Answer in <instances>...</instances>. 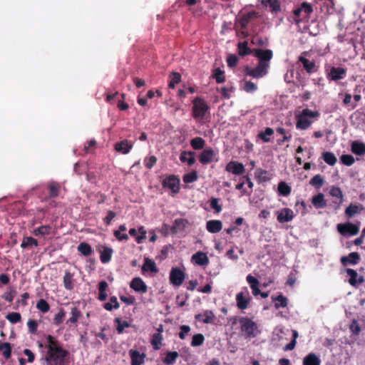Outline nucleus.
<instances>
[{"mask_svg": "<svg viewBox=\"0 0 365 365\" xmlns=\"http://www.w3.org/2000/svg\"><path fill=\"white\" fill-rule=\"evenodd\" d=\"M254 56L258 58V63L255 68L245 66L243 73L247 76L254 78H260L266 76L270 66L269 61L273 57V52L270 49L254 48Z\"/></svg>", "mask_w": 365, "mask_h": 365, "instance_id": "1", "label": "nucleus"}, {"mask_svg": "<svg viewBox=\"0 0 365 365\" xmlns=\"http://www.w3.org/2000/svg\"><path fill=\"white\" fill-rule=\"evenodd\" d=\"M69 355L68 350L63 347L47 351L45 360L47 365H64L66 358Z\"/></svg>", "mask_w": 365, "mask_h": 365, "instance_id": "2", "label": "nucleus"}, {"mask_svg": "<svg viewBox=\"0 0 365 365\" xmlns=\"http://www.w3.org/2000/svg\"><path fill=\"white\" fill-rule=\"evenodd\" d=\"M319 116L318 111H312L309 108L302 110L300 114L296 116V127L297 129L307 130L312 123L310 118H317Z\"/></svg>", "mask_w": 365, "mask_h": 365, "instance_id": "3", "label": "nucleus"}, {"mask_svg": "<svg viewBox=\"0 0 365 365\" xmlns=\"http://www.w3.org/2000/svg\"><path fill=\"white\" fill-rule=\"evenodd\" d=\"M240 329L245 338H255L259 334L257 324L248 317L240 319Z\"/></svg>", "mask_w": 365, "mask_h": 365, "instance_id": "4", "label": "nucleus"}, {"mask_svg": "<svg viewBox=\"0 0 365 365\" xmlns=\"http://www.w3.org/2000/svg\"><path fill=\"white\" fill-rule=\"evenodd\" d=\"M209 110V106L201 97L192 101V115L195 119H203Z\"/></svg>", "mask_w": 365, "mask_h": 365, "instance_id": "5", "label": "nucleus"}, {"mask_svg": "<svg viewBox=\"0 0 365 365\" xmlns=\"http://www.w3.org/2000/svg\"><path fill=\"white\" fill-rule=\"evenodd\" d=\"M312 5L307 2H303L300 6L294 10V21L299 24L302 21H308L309 15L312 13Z\"/></svg>", "mask_w": 365, "mask_h": 365, "instance_id": "6", "label": "nucleus"}, {"mask_svg": "<svg viewBox=\"0 0 365 365\" xmlns=\"http://www.w3.org/2000/svg\"><path fill=\"white\" fill-rule=\"evenodd\" d=\"M235 299L238 309L241 310L246 309L251 301V297L247 288L244 287L243 291L238 292L236 294Z\"/></svg>", "mask_w": 365, "mask_h": 365, "instance_id": "7", "label": "nucleus"}, {"mask_svg": "<svg viewBox=\"0 0 365 365\" xmlns=\"http://www.w3.org/2000/svg\"><path fill=\"white\" fill-rule=\"evenodd\" d=\"M337 230L342 235L349 234L353 236L359 233V227L351 222L340 223L337 225Z\"/></svg>", "mask_w": 365, "mask_h": 365, "instance_id": "8", "label": "nucleus"}, {"mask_svg": "<svg viewBox=\"0 0 365 365\" xmlns=\"http://www.w3.org/2000/svg\"><path fill=\"white\" fill-rule=\"evenodd\" d=\"M185 273L178 267L172 268L170 273V282L174 285L180 286L185 279Z\"/></svg>", "mask_w": 365, "mask_h": 365, "instance_id": "9", "label": "nucleus"}, {"mask_svg": "<svg viewBox=\"0 0 365 365\" xmlns=\"http://www.w3.org/2000/svg\"><path fill=\"white\" fill-rule=\"evenodd\" d=\"M216 156L217 153L212 148H207L200 153L198 159L202 165H207L214 161Z\"/></svg>", "mask_w": 365, "mask_h": 365, "instance_id": "10", "label": "nucleus"}, {"mask_svg": "<svg viewBox=\"0 0 365 365\" xmlns=\"http://www.w3.org/2000/svg\"><path fill=\"white\" fill-rule=\"evenodd\" d=\"M180 180L175 175H170L163 181V186L172 190L173 193L179 192Z\"/></svg>", "mask_w": 365, "mask_h": 365, "instance_id": "11", "label": "nucleus"}, {"mask_svg": "<svg viewBox=\"0 0 365 365\" xmlns=\"http://www.w3.org/2000/svg\"><path fill=\"white\" fill-rule=\"evenodd\" d=\"M346 70L342 67H331L327 73V78L330 81H339L346 77Z\"/></svg>", "mask_w": 365, "mask_h": 365, "instance_id": "12", "label": "nucleus"}, {"mask_svg": "<svg viewBox=\"0 0 365 365\" xmlns=\"http://www.w3.org/2000/svg\"><path fill=\"white\" fill-rule=\"evenodd\" d=\"M225 170L234 175H240L245 173V169L244 165L242 163L232 160L227 164Z\"/></svg>", "mask_w": 365, "mask_h": 365, "instance_id": "13", "label": "nucleus"}, {"mask_svg": "<svg viewBox=\"0 0 365 365\" xmlns=\"http://www.w3.org/2000/svg\"><path fill=\"white\" fill-rule=\"evenodd\" d=\"M189 225L190 222L187 219L177 218L174 220L173 225L170 227V231L173 234H177L180 232L184 231Z\"/></svg>", "mask_w": 365, "mask_h": 365, "instance_id": "14", "label": "nucleus"}, {"mask_svg": "<svg viewBox=\"0 0 365 365\" xmlns=\"http://www.w3.org/2000/svg\"><path fill=\"white\" fill-rule=\"evenodd\" d=\"M191 260L194 264L199 266H207L210 262L207 254L200 251L192 255Z\"/></svg>", "mask_w": 365, "mask_h": 365, "instance_id": "15", "label": "nucleus"}, {"mask_svg": "<svg viewBox=\"0 0 365 365\" xmlns=\"http://www.w3.org/2000/svg\"><path fill=\"white\" fill-rule=\"evenodd\" d=\"M294 218V212L289 208H283L280 212H278L277 219L279 222L284 223L292 220Z\"/></svg>", "mask_w": 365, "mask_h": 365, "instance_id": "16", "label": "nucleus"}, {"mask_svg": "<svg viewBox=\"0 0 365 365\" xmlns=\"http://www.w3.org/2000/svg\"><path fill=\"white\" fill-rule=\"evenodd\" d=\"M130 288L138 292L145 293L148 290L147 285L140 277H135L130 284Z\"/></svg>", "mask_w": 365, "mask_h": 365, "instance_id": "17", "label": "nucleus"}, {"mask_svg": "<svg viewBox=\"0 0 365 365\" xmlns=\"http://www.w3.org/2000/svg\"><path fill=\"white\" fill-rule=\"evenodd\" d=\"M195 318L204 324H212L214 322L215 316L212 311L205 310L203 313L196 314Z\"/></svg>", "mask_w": 365, "mask_h": 365, "instance_id": "18", "label": "nucleus"}, {"mask_svg": "<svg viewBox=\"0 0 365 365\" xmlns=\"http://www.w3.org/2000/svg\"><path fill=\"white\" fill-rule=\"evenodd\" d=\"M133 143L128 140H123L115 144V150L122 154H128L133 148Z\"/></svg>", "mask_w": 365, "mask_h": 365, "instance_id": "19", "label": "nucleus"}, {"mask_svg": "<svg viewBox=\"0 0 365 365\" xmlns=\"http://www.w3.org/2000/svg\"><path fill=\"white\" fill-rule=\"evenodd\" d=\"M46 186L48 191V198H55L59 195L61 185L58 182L51 181L47 183Z\"/></svg>", "mask_w": 365, "mask_h": 365, "instance_id": "20", "label": "nucleus"}, {"mask_svg": "<svg viewBox=\"0 0 365 365\" xmlns=\"http://www.w3.org/2000/svg\"><path fill=\"white\" fill-rule=\"evenodd\" d=\"M129 355L131 359V365H141L144 363L145 355L140 354L138 351L130 349Z\"/></svg>", "mask_w": 365, "mask_h": 365, "instance_id": "21", "label": "nucleus"}, {"mask_svg": "<svg viewBox=\"0 0 365 365\" xmlns=\"http://www.w3.org/2000/svg\"><path fill=\"white\" fill-rule=\"evenodd\" d=\"M346 272L350 277L349 279V283L351 286L355 287L356 286L357 284H362L364 282V279L362 276L359 277L357 279L358 274L356 270L351 268H347L346 269Z\"/></svg>", "mask_w": 365, "mask_h": 365, "instance_id": "22", "label": "nucleus"}, {"mask_svg": "<svg viewBox=\"0 0 365 365\" xmlns=\"http://www.w3.org/2000/svg\"><path fill=\"white\" fill-rule=\"evenodd\" d=\"M257 17V12L252 11L243 14L240 19V24L242 29H246L249 23Z\"/></svg>", "mask_w": 365, "mask_h": 365, "instance_id": "23", "label": "nucleus"}, {"mask_svg": "<svg viewBox=\"0 0 365 365\" xmlns=\"http://www.w3.org/2000/svg\"><path fill=\"white\" fill-rule=\"evenodd\" d=\"M206 228L210 233H217L222 228V223L218 220H211L207 222Z\"/></svg>", "mask_w": 365, "mask_h": 365, "instance_id": "24", "label": "nucleus"}, {"mask_svg": "<svg viewBox=\"0 0 365 365\" xmlns=\"http://www.w3.org/2000/svg\"><path fill=\"white\" fill-rule=\"evenodd\" d=\"M129 234L130 236L135 238L138 244L142 243L143 240L146 237V231L144 230L143 227H140L138 230L135 228H131L129 230Z\"/></svg>", "mask_w": 365, "mask_h": 365, "instance_id": "25", "label": "nucleus"}, {"mask_svg": "<svg viewBox=\"0 0 365 365\" xmlns=\"http://www.w3.org/2000/svg\"><path fill=\"white\" fill-rule=\"evenodd\" d=\"M360 259L359 253L353 252H351L348 257L343 256L341 258V262L344 266H346L348 264H356Z\"/></svg>", "mask_w": 365, "mask_h": 365, "instance_id": "26", "label": "nucleus"}, {"mask_svg": "<svg viewBox=\"0 0 365 365\" xmlns=\"http://www.w3.org/2000/svg\"><path fill=\"white\" fill-rule=\"evenodd\" d=\"M195 153L194 151H182L180 155V160L182 163H187L189 166L195 163Z\"/></svg>", "mask_w": 365, "mask_h": 365, "instance_id": "27", "label": "nucleus"}, {"mask_svg": "<svg viewBox=\"0 0 365 365\" xmlns=\"http://www.w3.org/2000/svg\"><path fill=\"white\" fill-rule=\"evenodd\" d=\"M237 52L240 56H245L247 55L254 56V48L251 49L248 47L247 41H240L237 43Z\"/></svg>", "mask_w": 365, "mask_h": 365, "instance_id": "28", "label": "nucleus"}, {"mask_svg": "<svg viewBox=\"0 0 365 365\" xmlns=\"http://www.w3.org/2000/svg\"><path fill=\"white\" fill-rule=\"evenodd\" d=\"M142 271L156 273L158 272V269L156 267L155 262L153 260L145 257L144 259V264L142 266Z\"/></svg>", "mask_w": 365, "mask_h": 365, "instance_id": "29", "label": "nucleus"}, {"mask_svg": "<svg viewBox=\"0 0 365 365\" xmlns=\"http://www.w3.org/2000/svg\"><path fill=\"white\" fill-rule=\"evenodd\" d=\"M329 194L333 197L339 199V202L334 201V202L339 207L343 202L344 195L340 187L332 186L330 189Z\"/></svg>", "mask_w": 365, "mask_h": 365, "instance_id": "30", "label": "nucleus"}, {"mask_svg": "<svg viewBox=\"0 0 365 365\" xmlns=\"http://www.w3.org/2000/svg\"><path fill=\"white\" fill-rule=\"evenodd\" d=\"M274 132L272 128H266L264 130L259 132L257 138L262 140L263 143H269L271 141V137Z\"/></svg>", "mask_w": 365, "mask_h": 365, "instance_id": "31", "label": "nucleus"}, {"mask_svg": "<svg viewBox=\"0 0 365 365\" xmlns=\"http://www.w3.org/2000/svg\"><path fill=\"white\" fill-rule=\"evenodd\" d=\"M351 152L358 155L365 153V143L355 140L351 145Z\"/></svg>", "mask_w": 365, "mask_h": 365, "instance_id": "32", "label": "nucleus"}, {"mask_svg": "<svg viewBox=\"0 0 365 365\" xmlns=\"http://www.w3.org/2000/svg\"><path fill=\"white\" fill-rule=\"evenodd\" d=\"M312 203L316 208H324L327 206L324 194L319 192L312 199Z\"/></svg>", "mask_w": 365, "mask_h": 365, "instance_id": "33", "label": "nucleus"}, {"mask_svg": "<svg viewBox=\"0 0 365 365\" xmlns=\"http://www.w3.org/2000/svg\"><path fill=\"white\" fill-rule=\"evenodd\" d=\"M320 359L314 353H309L303 359V365H320Z\"/></svg>", "mask_w": 365, "mask_h": 365, "instance_id": "34", "label": "nucleus"}, {"mask_svg": "<svg viewBox=\"0 0 365 365\" xmlns=\"http://www.w3.org/2000/svg\"><path fill=\"white\" fill-rule=\"evenodd\" d=\"M364 207L362 205L350 204L345 210V214L348 217H352L355 214L359 213Z\"/></svg>", "mask_w": 365, "mask_h": 365, "instance_id": "35", "label": "nucleus"}, {"mask_svg": "<svg viewBox=\"0 0 365 365\" xmlns=\"http://www.w3.org/2000/svg\"><path fill=\"white\" fill-rule=\"evenodd\" d=\"M113 252L112 248L106 246L103 247V250L100 255L101 262L103 264L109 262L111 259Z\"/></svg>", "mask_w": 365, "mask_h": 365, "instance_id": "36", "label": "nucleus"}, {"mask_svg": "<svg viewBox=\"0 0 365 365\" xmlns=\"http://www.w3.org/2000/svg\"><path fill=\"white\" fill-rule=\"evenodd\" d=\"M46 340L47 351H50L51 348L53 349H57L62 347L59 341L51 335H48L46 337Z\"/></svg>", "mask_w": 365, "mask_h": 365, "instance_id": "37", "label": "nucleus"}, {"mask_svg": "<svg viewBox=\"0 0 365 365\" xmlns=\"http://www.w3.org/2000/svg\"><path fill=\"white\" fill-rule=\"evenodd\" d=\"M77 250L82 255L85 257L90 256L93 252L91 246L88 243L85 242H81L78 245Z\"/></svg>", "mask_w": 365, "mask_h": 365, "instance_id": "38", "label": "nucleus"}, {"mask_svg": "<svg viewBox=\"0 0 365 365\" xmlns=\"http://www.w3.org/2000/svg\"><path fill=\"white\" fill-rule=\"evenodd\" d=\"M299 61L302 63L304 68L307 73H311L314 71L316 65L314 61H310L309 59L303 56H300L299 58Z\"/></svg>", "mask_w": 365, "mask_h": 365, "instance_id": "39", "label": "nucleus"}, {"mask_svg": "<svg viewBox=\"0 0 365 365\" xmlns=\"http://www.w3.org/2000/svg\"><path fill=\"white\" fill-rule=\"evenodd\" d=\"M11 349L10 343L0 341V351L5 359H9L11 356Z\"/></svg>", "mask_w": 365, "mask_h": 365, "instance_id": "40", "label": "nucleus"}, {"mask_svg": "<svg viewBox=\"0 0 365 365\" xmlns=\"http://www.w3.org/2000/svg\"><path fill=\"white\" fill-rule=\"evenodd\" d=\"M108 283L106 281H101L98 284V299L103 302L107 299L108 294L106 292V289L108 288Z\"/></svg>", "mask_w": 365, "mask_h": 365, "instance_id": "41", "label": "nucleus"}, {"mask_svg": "<svg viewBox=\"0 0 365 365\" xmlns=\"http://www.w3.org/2000/svg\"><path fill=\"white\" fill-rule=\"evenodd\" d=\"M51 227L50 225H42L34 230L33 234L35 236H45L51 234Z\"/></svg>", "mask_w": 365, "mask_h": 365, "instance_id": "42", "label": "nucleus"}, {"mask_svg": "<svg viewBox=\"0 0 365 365\" xmlns=\"http://www.w3.org/2000/svg\"><path fill=\"white\" fill-rule=\"evenodd\" d=\"M73 274L66 271L63 277V285L67 290L73 289Z\"/></svg>", "mask_w": 365, "mask_h": 365, "instance_id": "43", "label": "nucleus"}, {"mask_svg": "<svg viewBox=\"0 0 365 365\" xmlns=\"http://www.w3.org/2000/svg\"><path fill=\"white\" fill-rule=\"evenodd\" d=\"M190 145L194 150H201L205 145V140L200 137H195L190 140Z\"/></svg>", "mask_w": 365, "mask_h": 365, "instance_id": "44", "label": "nucleus"}, {"mask_svg": "<svg viewBox=\"0 0 365 365\" xmlns=\"http://www.w3.org/2000/svg\"><path fill=\"white\" fill-rule=\"evenodd\" d=\"M255 176L259 182H264L269 180L267 176V171L261 168H257L255 172Z\"/></svg>", "mask_w": 365, "mask_h": 365, "instance_id": "45", "label": "nucleus"}, {"mask_svg": "<svg viewBox=\"0 0 365 365\" xmlns=\"http://www.w3.org/2000/svg\"><path fill=\"white\" fill-rule=\"evenodd\" d=\"M278 193L279 195L288 196L291 193V187L285 182H280L278 184Z\"/></svg>", "mask_w": 365, "mask_h": 365, "instance_id": "46", "label": "nucleus"}, {"mask_svg": "<svg viewBox=\"0 0 365 365\" xmlns=\"http://www.w3.org/2000/svg\"><path fill=\"white\" fill-rule=\"evenodd\" d=\"M71 317L67 320L66 324L71 323L75 324L77 322L78 319L81 317V312L76 307H73L71 308Z\"/></svg>", "mask_w": 365, "mask_h": 365, "instance_id": "47", "label": "nucleus"}, {"mask_svg": "<svg viewBox=\"0 0 365 365\" xmlns=\"http://www.w3.org/2000/svg\"><path fill=\"white\" fill-rule=\"evenodd\" d=\"M114 322L117 324L116 330L118 334H122L125 328L130 326L127 321H123L120 317H116L114 319Z\"/></svg>", "mask_w": 365, "mask_h": 365, "instance_id": "48", "label": "nucleus"}, {"mask_svg": "<svg viewBox=\"0 0 365 365\" xmlns=\"http://www.w3.org/2000/svg\"><path fill=\"white\" fill-rule=\"evenodd\" d=\"M323 160L329 165H334L336 163V158L334 154L331 152H324L322 153Z\"/></svg>", "mask_w": 365, "mask_h": 365, "instance_id": "49", "label": "nucleus"}, {"mask_svg": "<svg viewBox=\"0 0 365 365\" xmlns=\"http://www.w3.org/2000/svg\"><path fill=\"white\" fill-rule=\"evenodd\" d=\"M268 6L272 14H277L281 11L279 0H268Z\"/></svg>", "mask_w": 365, "mask_h": 365, "instance_id": "50", "label": "nucleus"}, {"mask_svg": "<svg viewBox=\"0 0 365 365\" xmlns=\"http://www.w3.org/2000/svg\"><path fill=\"white\" fill-rule=\"evenodd\" d=\"M273 300L276 301L274 304V307L276 309H279L280 307H286L288 304L287 298L283 296L282 294H279L276 298H273Z\"/></svg>", "mask_w": 365, "mask_h": 365, "instance_id": "51", "label": "nucleus"}, {"mask_svg": "<svg viewBox=\"0 0 365 365\" xmlns=\"http://www.w3.org/2000/svg\"><path fill=\"white\" fill-rule=\"evenodd\" d=\"M324 180L320 175H314L309 181V184L317 189L320 188L323 186Z\"/></svg>", "mask_w": 365, "mask_h": 365, "instance_id": "52", "label": "nucleus"}, {"mask_svg": "<svg viewBox=\"0 0 365 365\" xmlns=\"http://www.w3.org/2000/svg\"><path fill=\"white\" fill-rule=\"evenodd\" d=\"M179 354L177 351H168L163 362L166 364H172L175 362Z\"/></svg>", "mask_w": 365, "mask_h": 365, "instance_id": "53", "label": "nucleus"}, {"mask_svg": "<svg viewBox=\"0 0 365 365\" xmlns=\"http://www.w3.org/2000/svg\"><path fill=\"white\" fill-rule=\"evenodd\" d=\"M212 78L215 79L217 83H222L225 81V73L220 68L214 70Z\"/></svg>", "mask_w": 365, "mask_h": 365, "instance_id": "54", "label": "nucleus"}, {"mask_svg": "<svg viewBox=\"0 0 365 365\" xmlns=\"http://www.w3.org/2000/svg\"><path fill=\"white\" fill-rule=\"evenodd\" d=\"M198 179L197 173L195 170L184 175L182 180L185 183H192L197 181Z\"/></svg>", "mask_w": 365, "mask_h": 365, "instance_id": "55", "label": "nucleus"}, {"mask_svg": "<svg viewBox=\"0 0 365 365\" xmlns=\"http://www.w3.org/2000/svg\"><path fill=\"white\" fill-rule=\"evenodd\" d=\"M162 340L163 336L160 333H155L153 335L150 342L154 349L158 350L160 349V344Z\"/></svg>", "mask_w": 365, "mask_h": 365, "instance_id": "56", "label": "nucleus"}, {"mask_svg": "<svg viewBox=\"0 0 365 365\" xmlns=\"http://www.w3.org/2000/svg\"><path fill=\"white\" fill-rule=\"evenodd\" d=\"M32 246H38V241L37 240L31 237H26L23 239L22 243L21 245V247L22 248H26Z\"/></svg>", "mask_w": 365, "mask_h": 365, "instance_id": "57", "label": "nucleus"}, {"mask_svg": "<svg viewBox=\"0 0 365 365\" xmlns=\"http://www.w3.org/2000/svg\"><path fill=\"white\" fill-rule=\"evenodd\" d=\"M36 308L42 313H46L50 309V305L43 299H40L36 303Z\"/></svg>", "mask_w": 365, "mask_h": 365, "instance_id": "58", "label": "nucleus"}, {"mask_svg": "<svg viewBox=\"0 0 365 365\" xmlns=\"http://www.w3.org/2000/svg\"><path fill=\"white\" fill-rule=\"evenodd\" d=\"M205 341V337L202 334H196L192 336L191 346H199L203 344Z\"/></svg>", "mask_w": 365, "mask_h": 365, "instance_id": "59", "label": "nucleus"}, {"mask_svg": "<svg viewBox=\"0 0 365 365\" xmlns=\"http://www.w3.org/2000/svg\"><path fill=\"white\" fill-rule=\"evenodd\" d=\"M66 312L63 309H61L59 312L54 316L53 324L56 326L60 325L64 320Z\"/></svg>", "mask_w": 365, "mask_h": 365, "instance_id": "60", "label": "nucleus"}, {"mask_svg": "<svg viewBox=\"0 0 365 365\" xmlns=\"http://www.w3.org/2000/svg\"><path fill=\"white\" fill-rule=\"evenodd\" d=\"M6 318L7 320H9L11 324H16L19 322L21 319V316L18 312H11L9 313Z\"/></svg>", "mask_w": 365, "mask_h": 365, "instance_id": "61", "label": "nucleus"}, {"mask_svg": "<svg viewBox=\"0 0 365 365\" xmlns=\"http://www.w3.org/2000/svg\"><path fill=\"white\" fill-rule=\"evenodd\" d=\"M244 91L247 93H254L257 91V86L255 83L250 81L244 80Z\"/></svg>", "mask_w": 365, "mask_h": 365, "instance_id": "62", "label": "nucleus"}, {"mask_svg": "<svg viewBox=\"0 0 365 365\" xmlns=\"http://www.w3.org/2000/svg\"><path fill=\"white\" fill-rule=\"evenodd\" d=\"M246 280L248 282V284H250V287L252 291L259 287V280L256 277H253L252 275L248 274L246 277Z\"/></svg>", "mask_w": 365, "mask_h": 365, "instance_id": "63", "label": "nucleus"}, {"mask_svg": "<svg viewBox=\"0 0 365 365\" xmlns=\"http://www.w3.org/2000/svg\"><path fill=\"white\" fill-rule=\"evenodd\" d=\"M157 158L154 155L146 157L144 159V164L146 168L151 169L157 163Z\"/></svg>", "mask_w": 365, "mask_h": 365, "instance_id": "64", "label": "nucleus"}]
</instances>
